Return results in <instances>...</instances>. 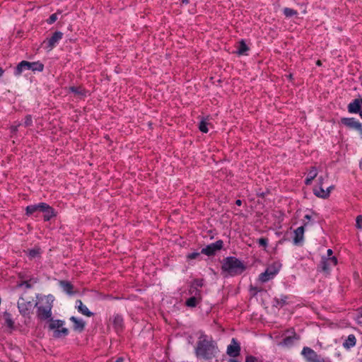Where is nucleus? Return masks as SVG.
Listing matches in <instances>:
<instances>
[{"label":"nucleus","mask_w":362,"mask_h":362,"mask_svg":"<svg viewBox=\"0 0 362 362\" xmlns=\"http://www.w3.org/2000/svg\"><path fill=\"white\" fill-rule=\"evenodd\" d=\"M341 122L345 126L351 129H355L362 133L361 124L358 121H356L354 118L344 117L341 118Z\"/></svg>","instance_id":"obj_11"},{"label":"nucleus","mask_w":362,"mask_h":362,"mask_svg":"<svg viewBox=\"0 0 362 362\" xmlns=\"http://www.w3.org/2000/svg\"><path fill=\"white\" fill-rule=\"evenodd\" d=\"M218 352L216 343L209 336L201 334L195 347V355L197 358L210 360L216 357Z\"/></svg>","instance_id":"obj_1"},{"label":"nucleus","mask_w":362,"mask_h":362,"mask_svg":"<svg viewBox=\"0 0 362 362\" xmlns=\"http://www.w3.org/2000/svg\"><path fill=\"white\" fill-rule=\"evenodd\" d=\"M113 325L116 329H119L123 325V318L121 315H115L113 317Z\"/></svg>","instance_id":"obj_27"},{"label":"nucleus","mask_w":362,"mask_h":362,"mask_svg":"<svg viewBox=\"0 0 362 362\" xmlns=\"http://www.w3.org/2000/svg\"><path fill=\"white\" fill-rule=\"evenodd\" d=\"M360 168L362 170V158L361 160L360 161Z\"/></svg>","instance_id":"obj_57"},{"label":"nucleus","mask_w":362,"mask_h":362,"mask_svg":"<svg viewBox=\"0 0 362 362\" xmlns=\"http://www.w3.org/2000/svg\"><path fill=\"white\" fill-rule=\"evenodd\" d=\"M235 204L238 206H240L242 204V201L240 199H238V200H236Z\"/></svg>","instance_id":"obj_48"},{"label":"nucleus","mask_w":362,"mask_h":362,"mask_svg":"<svg viewBox=\"0 0 362 362\" xmlns=\"http://www.w3.org/2000/svg\"><path fill=\"white\" fill-rule=\"evenodd\" d=\"M310 215H305V218L308 219V220H310Z\"/></svg>","instance_id":"obj_54"},{"label":"nucleus","mask_w":362,"mask_h":362,"mask_svg":"<svg viewBox=\"0 0 362 362\" xmlns=\"http://www.w3.org/2000/svg\"><path fill=\"white\" fill-rule=\"evenodd\" d=\"M333 186H329V187L327 188L326 190H329V193L331 192V190L333 189Z\"/></svg>","instance_id":"obj_52"},{"label":"nucleus","mask_w":362,"mask_h":362,"mask_svg":"<svg viewBox=\"0 0 362 362\" xmlns=\"http://www.w3.org/2000/svg\"><path fill=\"white\" fill-rule=\"evenodd\" d=\"M356 227L359 230L362 229V215H358L356 216Z\"/></svg>","instance_id":"obj_37"},{"label":"nucleus","mask_w":362,"mask_h":362,"mask_svg":"<svg viewBox=\"0 0 362 362\" xmlns=\"http://www.w3.org/2000/svg\"><path fill=\"white\" fill-rule=\"evenodd\" d=\"M71 90L74 93H76L77 94H83V90L81 88L78 87H71Z\"/></svg>","instance_id":"obj_41"},{"label":"nucleus","mask_w":362,"mask_h":362,"mask_svg":"<svg viewBox=\"0 0 362 362\" xmlns=\"http://www.w3.org/2000/svg\"><path fill=\"white\" fill-rule=\"evenodd\" d=\"M52 301H49L47 298L45 299V303L43 305L37 307V316L41 320H45L51 318L52 316Z\"/></svg>","instance_id":"obj_4"},{"label":"nucleus","mask_w":362,"mask_h":362,"mask_svg":"<svg viewBox=\"0 0 362 362\" xmlns=\"http://www.w3.org/2000/svg\"><path fill=\"white\" fill-rule=\"evenodd\" d=\"M223 241L217 240L216 242L207 245L203 248L201 253L204 254L207 256H211L215 254V252L223 247Z\"/></svg>","instance_id":"obj_7"},{"label":"nucleus","mask_w":362,"mask_h":362,"mask_svg":"<svg viewBox=\"0 0 362 362\" xmlns=\"http://www.w3.org/2000/svg\"><path fill=\"white\" fill-rule=\"evenodd\" d=\"M75 307L78 311L83 315L87 317H92L93 315V313L88 310L86 305L83 304L81 300H77L76 301Z\"/></svg>","instance_id":"obj_16"},{"label":"nucleus","mask_w":362,"mask_h":362,"mask_svg":"<svg viewBox=\"0 0 362 362\" xmlns=\"http://www.w3.org/2000/svg\"><path fill=\"white\" fill-rule=\"evenodd\" d=\"M316 362H332V361L329 358H324L320 356Z\"/></svg>","instance_id":"obj_42"},{"label":"nucleus","mask_w":362,"mask_h":362,"mask_svg":"<svg viewBox=\"0 0 362 362\" xmlns=\"http://www.w3.org/2000/svg\"><path fill=\"white\" fill-rule=\"evenodd\" d=\"M356 343V338L354 334H349L346 339L343 342V347L347 350L354 347Z\"/></svg>","instance_id":"obj_18"},{"label":"nucleus","mask_w":362,"mask_h":362,"mask_svg":"<svg viewBox=\"0 0 362 362\" xmlns=\"http://www.w3.org/2000/svg\"><path fill=\"white\" fill-rule=\"evenodd\" d=\"M57 19V13L52 14L47 21L49 24L54 23Z\"/></svg>","instance_id":"obj_40"},{"label":"nucleus","mask_w":362,"mask_h":362,"mask_svg":"<svg viewBox=\"0 0 362 362\" xmlns=\"http://www.w3.org/2000/svg\"><path fill=\"white\" fill-rule=\"evenodd\" d=\"M275 300L278 305L283 306L286 303L287 297L284 296H281L280 298H276Z\"/></svg>","instance_id":"obj_33"},{"label":"nucleus","mask_w":362,"mask_h":362,"mask_svg":"<svg viewBox=\"0 0 362 362\" xmlns=\"http://www.w3.org/2000/svg\"><path fill=\"white\" fill-rule=\"evenodd\" d=\"M189 294L192 296H202L201 291L199 288L192 286L189 287Z\"/></svg>","instance_id":"obj_31"},{"label":"nucleus","mask_w":362,"mask_h":362,"mask_svg":"<svg viewBox=\"0 0 362 362\" xmlns=\"http://www.w3.org/2000/svg\"><path fill=\"white\" fill-rule=\"evenodd\" d=\"M4 320H5V325L12 329L13 327V325H14V322L11 318V314L8 313H4Z\"/></svg>","instance_id":"obj_29"},{"label":"nucleus","mask_w":362,"mask_h":362,"mask_svg":"<svg viewBox=\"0 0 362 362\" xmlns=\"http://www.w3.org/2000/svg\"><path fill=\"white\" fill-rule=\"evenodd\" d=\"M317 175V169L315 168V167H312L308 173V176L305 180V185H309L312 183V181L316 177V176Z\"/></svg>","instance_id":"obj_21"},{"label":"nucleus","mask_w":362,"mask_h":362,"mask_svg":"<svg viewBox=\"0 0 362 362\" xmlns=\"http://www.w3.org/2000/svg\"><path fill=\"white\" fill-rule=\"evenodd\" d=\"M239 45H246L245 41L244 40H241L239 42Z\"/></svg>","instance_id":"obj_47"},{"label":"nucleus","mask_w":362,"mask_h":362,"mask_svg":"<svg viewBox=\"0 0 362 362\" xmlns=\"http://www.w3.org/2000/svg\"><path fill=\"white\" fill-rule=\"evenodd\" d=\"M208 122L206 119H202L199 124V130L203 133H207L209 129L207 128Z\"/></svg>","instance_id":"obj_30"},{"label":"nucleus","mask_w":362,"mask_h":362,"mask_svg":"<svg viewBox=\"0 0 362 362\" xmlns=\"http://www.w3.org/2000/svg\"><path fill=\"white\" fill-rule=\"evenodd\" d=\"M251 289H252V290H253V291H255V293H257V292H259V291H260V290H259V289H258V288H256V287H255V288H251Z\"/></svg>","instance_id":"obj_50"},{"label":"nucleus","mask_w":362,"mask_h":362,"mask_svg":"<svg viewBox=\"0 0 362 362\" xmlns=\"http://www.w3.org/2000/svg\"><path fill=\"white\" fill-rule=\"evenodd\" d=\"M44 65L40 62H30L27 61L21 62L15 69V76H20L24 71L32 70L33 71H42Z\"/></svg>","instance_id":"obj_3"},{"label":"nucleus","mask_w":362,"mask_h":362,"mask_svg":"<svg viewBox=\"0 0 362 362\" xmlns=\"http://www.w3.org/2000/svg\"><path fill=\"white\" fill-rule=\"evenodd\" d=\"M44 205L45 207L43 208L44 210L42 211V212L44 213V219L45 221H49L52 217L55 216L54 209L46 203H45Z\"/></svg>","instance_id":"obj_17"},{"label":"nucleus","mask_w":362,"mask_h":362,"mask_svg":"<svg viewBox=\"0 0 362 362\" xmlns=\"http://www.w3.org/2000/svg\"><path fill=\"white\" fill-rule=\"evenodd\" d=\"M257 243L259 246L263 247H267L268 245V239L266 238H261L257 240Z\"/></svg>","instance_id":"obj_35"},{"label":"nucleus","mask_w":362,"mask_h":362,"mask_svg":"<svg viewBox=\"0 0 362 362\" xmlns=\"http://www.w3.org/2000/svg\"><path fill=\"white\" fill-rule=\"evenodd\" d=\"M69 43H74V42H72L71 40H70V41L69 42Z\"/></svg>","instance_id":"obj_59"},{"label":"nucleus","mask_w":362,"mask_h":362,"mask_svg":"<svg viewBox=\"0 0 362 362\" xmlns=\"http://www.w3.org/2000/svg\"><path fill=\"white\" fill-rule=\"evenodd\" d=\"M44 202L39 203L37 204H33V205H29L26 207V214L28 216L33 215L35 214H37V212H42L43 208H45ZM37 216V214H35Z\"/></svg>","instance_id":"obj_13"},{"label":"nucleus","mask_w":362,"mask_h":362,"mask_svg":"<svg viewBox=\"0 0 362 362\" xmlns=\"http://www.w3.org/2000/svg\"><path fill=\"white\" fill-rule=\"evenodd\" d=\"M17 131V127H12V132H16Z\"/></svg>","instance_id":"obj_53"},{"label":"nucleus","mask_w":362,"mask_h":362,"mask_svg":"<svg viewBox=\"0 0 362 362\" xmlns=\"http://www.w3.org/2000/svg\"><path fill=\"white\" fill-rule=\"evenodd\" d=\"M332 254H333L332 250L331 249H328L327 251V257H333Z\"/></svg>","instance_id":"obj_45"},{"label":"nucleus","mask_w":362,"mask_h":362,"mask_svg":"<svg viewBox=\"0 0 362 362\" xmlns=\"http://www.w3.org/2000/svg\"><path fill=\"white\" fill-rule=\"evenodd\" d=\"M245 362H258V361L255 357L250 356L246 358Z\"/></svg>","instance_id":"obj_43"},{"label":"nucleus","mask_w":362,"mask_h":362,"mask_svg":"<svg viewBox=\"0 0 362 362\" xmlns=\"http://www.w3.org/2000/svg\"><path fill=\"white\" fill-rule=\"evenodd\" d=\"M222 272L230 276H235L243 273L245 267L243 263L235 257L224 258L221 265Z\"/></svg>","instance_id":"obj_2"},{"label":"nucleus","mask_w":362,"mask_h":362,"mask_svg":"<svg viewBox=\"0 0 362 362\" xmlns=\"http://www.w3.org/2000/svg\"><path fill=\"white\" fill-rule=\"evenodd\" d=\"M4 70L2 68H0V77L3 75Z\"/></svg>","instance_id":"obj_51"},{"label":"nucleus","mask_w":362,"mask_h":362,"mask_svg":"<svg viewBox=\"0 0 362 362\" xmlns=\"http://www.w3.org/2000/svg\"><path fill=\"white\" fill-rule=\"evenodd\" d=\"M337 264V259L336 257H322L321 262L318 266L320 270L326 274H328L331 269L335 267Z\"/></svg>","instance_id":"obj_5"},{"label":"nucleus","mask_w":362,"mask_h":362,"mask_svg":"<svg viewBox=\"0 0 362 362\" xmlns=\"http://www.w3.org/2000/svg\"><path fill=\"white\" fill-rule=\"evenodd\" d=\"M202 296H191L185 303L187 307L194 308L201 301Z\"/></svg>","instance_id":"obj_23"},{"label":"nucleus","mask_w":362,"mask_h":362,"mask_svg":"<svg viewBox=\"0 0 362 362\" xmlns=\"http://www.w3.org/2000/svg\"><path fill=\"white\" fill-rule=\"evenodd\" d=\"M32 117L30 115H28L25 117V121H24V125L25 127H29L32 124Z\"/></svg>","instance_id":"obj_39"},{"label":"nucleus","mask_w":362,"mask_h":362,"mask_svg":"<svg viewBox=\"0 0 362 362\" xmlns=\"http://www.w3.org/2000/svg\"><path fill=\"white\" fill-rule=\"evenodd\" d=\"M199 255H200L199 252H194L188 254L187 256V258L188 259H197L198 257H199Z\"/></svg>","instance_id":"obj_38"},{"label":"nucleus","mask_w":362,"mask_h":362,"mask_svg":"<svg viewBox=\"0 0 362 362\" xmlns=\"http://www.w3.org/2000/svg\"><path fill=\"white\" fill-rule=\"evenodd\" d=\"M33 305L30 301L25 300L23 298H20L18 301V308L23 315H27L30 313Z\"/></svg>","instance_id":"obj_10"},{"label":"nucleus","mask_w":362,"mask_h":362,"mask_svg":"<svg viewBox=\"0 0 362 362\" xmlns=\"http://www.w3.org/2000/svg\"><path fill=\"white\" fill-rule=\"evenodd\" d=\"M301 354L307 362H316L320 355H318L313 349L310 347H304Z\"/></svg>","instance_id":"obj_9"},{"label":"nucleus","mask_w":362,"mask_h":362,"mask_svg":"<svg viewBox=\"0 0 362 362\" xmlns=\"http://www.w3.org/2000/svg\"><path fill=\"white\" fill-rule=\"evenodd\" d=\"M63 33L59 31H57L53 33L50 38H47V45H54L62 37Z\"/></svg>","instance_id":"obj_22"},{"label":"nucleus","mask_w":362,"mask_h":362,"mask_svg":"<svg viewBox=\"0 0 362 362\" xmlns=\"http://www.w3.org/2000/svg\"><path fill=\"white\" fill-rule=\"evenodd\" d=\"M358 315H359V316H360L361 317H362V311H359V312H358Z\"/></svg>","instance_id":"obj_58"},{"label":"nucleus","mask_w":362,"mask_h":362,"mask_svg":"<svg viewBox=\"0 0 362 362\" xmlns=\"http://www.w3.org/2000/svg\"><path fill=\"white\" fill-rule=\"evenodd\" d=\"M21 286H25L27 288H31V284L27 281H23Z\"/></svg>","instance_id":"obj_44"},{"label":"nucleus","mask_w":362,"mask_h":362,"mask_svg":"<svg viewBox=\"0 0 362 362\" xmlns=\"http://www.w3.org/2000/svg\"><path fill=\"white\" fill-rule=\"evenodd\" d=\"M314 194L315 196L322 199H327L329 197V191L325 190L321 185L319 189H314Z\"/></svg>","instance_id":"obj_24"},{"label":"nucleus","mask_w":362,"mask_h":362,"mask_svg":"<svg viewBox=\"0 0 362 362\" xmlns=\"http://www.w3.org/2000/svg\"><path fill=\"white\" fill-rule=\"evenodd\" d=\"M316 64L317 66H320L322 64L321 61H320V60H317Z\"/></svg>","instance_id":"obj_55"},{"label":"nucleus","mask_w":362,"mask_h":362,"mask_svg":"<svg viewBox=\"0 0 362 362\" xmlns=\"http://www.w3.org/2000/svg\"><path fill=\"white\" fill-rule=\"evenodd\" d=\"M284 13L286 17H292L295 15H297L298 12L290 8H285L284 9Z\"/></svg>","instance_id":"obj_32"},{"label":"nucleus","mask_w":362,"mask_h":362,"mask_svg":"<svg viewBox=\"0 0 362 362\" xmlns=\"http://www.w3.org/2000/svg\"><path fill=\"white\" fill-rule=\"evenodd\" d=\"M69 334V330L67 328H65V327H61L57 330H54L53 332V337L54 338H61V337H66Z\"/></svg>","instance_id":"obj_25"},{"label":"nucleus","mask_w":362,"mask_h":362,"mask_svg":"<svg viewBox=\"0 0 362 362\" xmlns=\"http://www.w3.org/2000/svg\"><path fill=\"white\" fill-rule=\"evenodd\" d=\"M250 47H240L238 49L234 51H230L229 49H227L228 52L235 53L238 56L241 55H247V52L249 51Z\"/></svg>","instance_id":"obj_28"},{"label":"nucleus","mask_w":362,"mask_h":362,"mask_svg":"<svg viewBox=\"0 0 362 362\" xmlns=\"http://www.w3.org/2000/svg\"><path fill=\"white\" fill-rule=\"evenodd\" d=\"M292 335L286 336L283 341L279 343V345L284 346H291L294 342L299 340V337L292 330Z\"/></svg>","instance_id":"obj_14"},{"label":"nucleus","mask_w":362,"mask_h":362,"mask_svg":"<svg viewBox=\"0 0 362 362\" xmlns=\"http://www.w3.org/2000/svg\"><path fill=\"white\" fill-rule=\"evenodd\" d=\"M204 285L203 279H194L190 286H194L195 288H202Z\"/></svg>","instance_id":"obj_34"},{"label":"nucleus","mask_w":362,"mask_h":362,"mask_svg":"<svg viewBox=\"0 0 362 362\" xmlns=\"http://www.w3.org/2000/svg\"><path fill=\"white\" fill-rule=\"evenodd\" d=\"M318 180H319V184H320V185H321V186H322V182H323V180H324V178H323L322 177H320Z\"/></svg>","instance_id":"obj_46"},{"label":"nucleus","mask_w":362,"mask_h":362,"mask_svg":"<svg viewBox=\"0 0 362 362\" xmlns=\"http://www.w3.org/2000/svg\"><path fill=\"white\" fill-rule=\"evenodd\" d=\"M124 359L122 357L118 358L115 362H123Z\"/></svg>","instance_id":"obj_49"},{"label":"nucleus","mask_w":362,"mask_h":362,"mask_svg":"<svg viewBox=\"0 0 362 362\" xmlns=\"http://www.w3.org/2000/svg\"><path fill=\"white\" fill-rule=\"evenodd\" d=\"M40 250L39 249H33L29 251V257L30 258H35L40 255Z\"/></svg>","instance_id":"obj_36"},{"label":"nucleus","mask_w":362,"mask_h":362,"mask_svg":"<svg viewBox=\"0 0 362 362\" xmlns=\"http://www.w3.org/2000/svg\"><path fill=\"white\" fill-rule=\"evenodd\" d=\"M304 231H305L304 226H300L295 230V231H294L295 237H294L293 241L296 244H297L303 240Z\"/></svg>","instance_id":"obj_20"},{"label":"nucleus","mask_w":362,"mask_h":362,"mask_svg":"<svg viewBox=\"0 0 362 362\" xmlns=\"http://www.w3.org/2000/svg\"><path fill=\"white\" fill-rule=\"evenodd\" d=\"M182 3L187 4L189 3V0H182Z\"/></svg>","instance_id":"obj_56"},{"label":"nucleus","mask_w":362,"mask_h":362,"mask_svg":"<svg viewBox=\"0 0 362 362\" xmlns=\"http://www.w3.org/2000/svg\"><path fill=\"white\" fill-rule=\"evenodd\" d=\"M240 346L237 340L232 339L230 344L228 346L227 354L231 357H236L240 354Z\"/></svg>","instance_id":"obj_12"},{"label":"nucleus","mask_w":362,"mask_h":362,"mask_svg":"<svg viewBox=\"0 0 362 362\" xmlns=\"http://www.w3.org/2000/svg\"><path fill=\"white\" fill-rule=\"evenodd\" d=\"M59 285L62 287V288L63 289V291L65 293H66L67 294L73 295L74 293V292L73 291L74 286L70 282L66 281H61L59 282Z\"/></svg>","instance_id":"obj_19"},{"label":"nucleus","mask_w":362,"mask_h":362,"mask_svg":"<svg viewBox=\"0 0 362 362\" xmlns=\"http://www.w3.org/2000/svg\"><path fill=\"white\" fill-rule=\"evenodd\" d=\"M349 113H358L362 118V98H356L347 107Z\"/></svg>","instance_id":"obj_8"},{"label":"nucleus","mask_w":362,"mask_h":362,"mask_svg":"<svg viewBox=\"0 0 362 362\" xmlns=\"http://www.w3.org/2000/svg\"><path fill=\"white\" fill-rule=\"evenodd\" d=\"M70 320L73 322V328L75 331L81 332L83 331L86 325V322L82 320L77 318L74 316L70 317Z\"/></svg>","instance_id":"obj_15"},{"label":"nucleus","mask_w":362,"mask_h":362,"mask_svg":"<svg viewBox=\"0 0 362 362\" xmlns=\"http://www.w3.org/2000/svg\"><path fill=\"white\" fill-rule=\"evenodd\" d=\"M64 324V322L62 320H51V322L49 325V329L53 330V332H54V330H57V329L61 328L62 327H63Z\"/></svg>","instance_id":"obj_26"},{"label":"nucleus","mask_w":362,"mask_h":362,"mask_svg":"<svg viewBox=\"0 0 362 362\" xmlns=\"http://www.w3.org/2000/svg\"><path fill=\"white\" fill-rule=\"evenodd\" d=\"M279 269L275 267H268L264 272L259 275L258 280L262 283H266L274 278Z\"/></svg>","instance_id":"obj_6"}]
</instances>
